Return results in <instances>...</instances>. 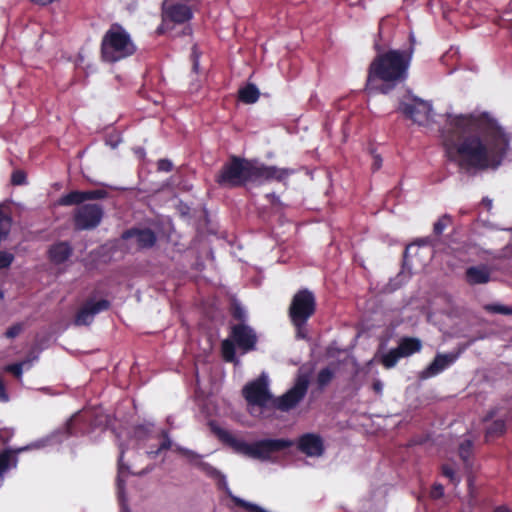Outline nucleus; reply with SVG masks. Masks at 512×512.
Wrapping results in <instances>:
<instances>
[{"label":"nucleus","instance_id":"f257e3e1","mask_svg":"<svg viewBox=\"0 0 512 512\" xmlns=\"http://www.w3.org/2000/svg\"><path fill=\"white\" fill-rule=\"evenodd\" d=\"M445 140L448 158L462 169L495 168L509 147L503 129L488 114L449 115Z\"/></svg>","mask_w":512,"mask_h":512},{"label":"nucleus","instance_id":"f03ea898","mask_svg":"<svg viewBox=\"0 0 512 512\" xmlns=\"http://www.w3.org/2000/svg\"><path fill=\"white\" fill-rule=\"evenodd\" d=\"M412 52L391 50L377 56L369 65L365 90L386 94L407 75Z\"/></svg>","mask_w":512,"mask_h":512},{"label":"nucleus","instance_id":"7ed1b4c3","mask_svg":"<svg viewBox=\"0 0 512 512\" xmlns=\"http://www.w3.org/2000/svg\"><path fill=\"white\" fill-rule=\"evenodd\" d=\"M292 172L290 169L265 166L257 162L233 157L231 161L223 166L217 180L223 186L235 187L247 182L283 181Z\"/></svg>","mask_w":512,"mask_h":512},{"label":"nucleus","instance_id":"20e7f679","mask_svg":"<svg viewBox=\"0 0 512 512\" xmlns=\"http://www.w3.org/2000/svg\"><path fill=\"white\" fill-rule=\"evenodd\" d=\"M136 46L130 35L119 25H113L102 39V57L107 62H116L131 56Z\"/></svg>","mask_w":512,"mask_h":512},{"label":"nucleus","instance_id":"39448f33","mask_svg":"<svg viewBox=\"0 0 512 512\" xmlns=\"http://www.w3.org/2000/svg\"><path fill=\"white\" fill-rule=\"evenodd\" d=\"M315 311L314 295L308 290L297 292L290 304L289 315L292 323L297 328V336L304 338V325Z\"/></svg>","mask_w":512,"mask_h":512},{"label":"nucleus","instance_id":"423d86ee","mask_svg":"<svg viewBox=\"0 0 512 512\" xmlns=\"http://www.w3.org/2000/svg\"><path fill=\"white\" fill-rule=\"evenodd\" d=\"M310 375V368L304 366L301 367L299 369L294 386L280 398L273 401V405L277 406L283 411H287L295 407L307 392Z\"/></svg>","mask_w":512,"mask_h":512},{"label":"nucleus","instance_id":"0eeeda50","mask_svg":"<svg viewBox=\"0 0 512 512\" xmlns=\"http://www.w3.org/2000/svg\"><path fill=\"white\" fill-rule=\"evenodd\" d=\"M243 457L259 462L282 463V458L300 452L308 457H320L325 450H235Z\"/></svg>","mask_w":512,"mask_h":512},{"label":"nucleus","instance_id":"6e6552de","mask_svg":"<svg viewBox=\"0 0 512 512\" xmlns=\"http://www.w3.org/2000/svg\"><path fill=\"white\" fill-rule=\"evenodd\" d=\"M297 444V448H322L324 441L317 433H307L299 437L298 441L289 439H263L256 443L254 448H289Z\"/></svg>","mask_w":512,"mask_h":512},{"label":"nucleus","instance_id":"1a4fd4ad","mask_svg":"<svg viewBox=\"0 0 512 512\" xmlns=\"http://www.w3.org/2000/svg\"><path fill=\"white\" fill-rule=\"evenodd\" d=\"M243 394L248 403L252 406L264 407L273 404L274 401L271 399L268 390L267 376L264 374H262L258 380L247 384L243 389Z\"/></svg>","mask_w":512,"mask_h":512},{"label":"nucleus","instance_id":"9d476101","mask_svg":"<svg viewBox=\"0 0 512 512\" xmlns=\"http://www.w3.org/2000/svg\"><path fill=\"white\" fill-rule=\"evenodd\" d=\"M400 110L414 122L424 125L431 118V105L417 98H408L400 105Z\"/></svg>","mask_w":512,"mask_h":512},{"label":"nucleus","instance_id":"9b49d317","mask_svg":"<svg viewBox=\"0 0 512 512\" xmlns=\"http://www.w3.org/2000/svg\"><path fill=\"white\" fill-rule=\"evenodd\" d=\"M192 0H165L163 20L183 23L190 19Z\"/></svg>","mask_w":512,"mask_h":512},{"label":"nucleus","instance_id":"f8f14e48","mask_svg":"<svg viewBox=\"0 0 512 512\" xmlns=\"http://www.w3.org/2000/svg\"><path fill=\"white\" fill-rule=\"evenodd\" d=\"M101 218L102 210L98 205H83L75 212V227L80 230L92 229L100 223Z\"/></svg>","mask_w":512,"mask_h":512},{"label":"nucleus","instance_id":"ddd939ff","mask_svg":"<svg viewBox=\"0 0 512 512\" xmlns=\"http://www.w3.org/2000/svg\"><path fill=\"white\" fill-rule=\"evenodd\" d=\"M231 337L244 352L254 349L257 341L255 332L243 323L232 328Z\"/></svg>","mask_w":512,"mask_h":512},{"label":"nucleus","instance_id":"4468645a","mask_svg":"<svg viewBox=\"0 0 512 512\" xmlns=\"http://www.w3.org/2000/svg\"><path fill=\"white\" fill-rule=\"evenodd\" d=\"M109 308L106 300L89 301L78 312L75 323L77 325H88L93 321L96 314Z\"/></svg>","mask_w":512,"mask_h":512},{"label":"nucleus","instance_id":"2eb2a0df","mask_svg":"<svg viewBox=\"0 0 512 512\" xmlns=\"http://www.w3.org/2000/svg\"><path fill=\"white\" fill-rule=\"evenodd\" d=\"M456 360L454 354H437L432 363L422 372L423 378L435 376Z\"/></svg>","mask_w":512,"mask_h":512},{"label":"nucleus","instance_id":"dca6fc26","mask_svg":"<svg viewBox=\"0 0 512 512\" xmlns=\"http://www.w3.org/2000/svg\"><path fill=\"white\" fill-rule=\"evenodd\" d=\"M194 466H196L198 469H200L202 472H204L207 476L213 478L216 481L218 489L225 491L226 494L233 501L234 496L231 494V491L228 487L225 476L220 471H218L216 468L212 467L211 465L201 462V461L197 462V463L194 461Z\"/></svg>","mask_w":512,"mask_h":512},{"label":"nucleus","instance_id":"f3484780","mask_svg":"<svg viewBox=\"0 0 512 512\" xmlns=\"http://www.w3.org/2000/svg\"><path fill=\"white\" fill-rule=\"evenodd\" d=\"M124 238L130 240L140 248L151 247L155 243V235L152 231L145 230H130L124 234Z\"/></svg>","mask_w":512,"mask_h":512},{"label":"nucleus","instance_id":"a211bd4d","mask_svg":"<svg viewBox=\"0 0 512 512\" xmlns=\"http://www.w3.org/2000/svg\"><path fill=\"white\" fill-rule=\"evenodd\" d=\"M466 280L469 284H485L490 280V270L486 266H474L466 270Z\"/></svg>","mask_w":512,"mask_h":512},{"label":"nucleus","instance_id":"6ab92c4d","mask_svg":"<svg viewBox=\"0 0 512 512\" xmlns=\"http://www.w3.org/2000/svg\"><path fill=\"white\" fill-rule=\"evenodd\" d=\"M213 430L224 445L232 446L233 448H250L240 438L221 427H215Z\"/></svg>","mask_w":512,"mask_h":512},{"label":"nucleus","instance_id":"aec40b11","mask_svg":"<svg viewBox=\"0 0 512 512\" xmlns=\"http://www.w3.org/2000/svg\"><path fill=\"white\" fill-rule=\"evenodd\" d=\"M49 253L51 260H53L56 263H62L68 259L71 250L68 244L58 243L50 249Z\"/></svg>","mask_w":512,"mask_h":512},{"label":"nucleus","instance_id":"412c9836","mask_svg":"<svg viewBox=\"0 0 512 512\" xmlns=\"http://www.w3.org/2000/svg\"><path fill=\"white\" fill-rule=\"evenodd\" d=\"M422 345L421 341L417 338H405L403 339L398 349L401 352L403 357L410 356L411 354L420 351Z\"/></svg>","mask_w":512,"mask_h":512},{"label":"nucleus","instance_id":"4be33fe9","mask_svg":"<svg viewBox=\"0 0 512 512\" xmlns=\"http://www.w3.org/2000/svg\"><path fill=\"white\" fill-rule=\"evenodd\" d=\"M126 452H132L133 454H136L137 451L136 450H121V453L118 457L119 472L122 473V472L126 471L131 474H142L144 472V469H137V467L134 463H126L125 462Z\"/></svg>","mask_w":512,"mask_h":512},{"label":"nucleus","instance_id":"5701e85b","mask_svg":"<svg viewBox=\"0 0 512 512\" xmlns=\"http://www.w3.org/2000/svg\"><path fill=\"white\" fill-rule=\"evenodd\" d=\"M259 95L260 92L258 88L253 84H249L239 90L240 100L247 104L255 103L258 100Z\"/></svg>","mask_w":512,"mask_h":512},{"label":"nucleus","instance_id":"b1692460","mask_svg":"<svg viewBox=\"0 0 512 512\" xmlns=\"http://www.w3.org/2000/svg\"><path fill=\"white\" fill-rule=\"evenodd\" d=\"M83 202L82 192L73 191L67 195L60 197L57 201L58 205L70 206L74 204H80Z\"/></svg>","mask_w":512,"mask_h":512},{"label":"nucleus","instance_id":"393cba45","mask_svg":"<svg viewBox=\"0 0 512 512\" xmlns=\"http://www.w3.org/2000/svg\"><path fill=\"white\" fill-rule=\"evenodd\" d=\"M403 357L398 347L390 350L382 356L381 362L386 368H392L396 365L398 360Z\"/></svg>","mask_w":512,"mask_h":512},{"label":"nucleus","instance_id":"a878e982","mask_svg":"<svg viewBox=\"0 0 512 512\" xmlns=\"http://www.w3.org/2000/svg\"><path fill=\"white\" fill-rule=\"evenodd\" d=\"M441 474L448 478L449 481L454 485H458L461 481L460 477H458L456 474L455 468L450 463H444L441 465Z\"/></svg>","mask_w":512,"mask_h":512},{"label":"nucleus","instance_id":"bb28decb","mask_svg":"<svg viewBox=\"0 0 512 512\" xmlns=\"http://www.w3.org/2000/svg\"><path fill=\"white\" fill-rule=\"evenodd\" d=\"M222 355L226 361L235 360L234 343L230 339H226L222 342Z\"/></svg>","mask_w":512,"mask_h":512},{"label":"nucleus","instance_id":"cd10ccee","mask_svg":"<svg viewBox=\"0 0 512 512\" xmlns=\"http://www.w3.org/2000/svg\"><path fill=\"white\" fill-rule=\"evenodd\" d=\"M22 450H2L0 453V478L3 473L9 468L12 452H21Z\"/></svg>","mask_w":512,"mask_h":512},{"label":"nucleus","instance_id":"c85d7f7f","mask_svg":"<svg viewBox=\"0 0 512 512\" xmlns=\"http://www.w3.org/2000/svg\"><path fill=\"white\" fill-rule=\"evenodd\" d=\"M11 227L10 219L0 212V243L6 239Z\"/></svg>","mask_w":512,"mask_h":512},{"label":"nucleus","instance_id":"c756f323","mask_svg":"<svg viewBox=\"0 0 512 512\" xmlns=\"http://www.w3.org/2000/svg\"><path fill=\"white\" fill-rule=\"evenodd\" d=\"M459 453V457L460 459L462 460L465 468L467 470H472L473 469V458H474V454H473V450H457Z\"/></svg>","mask_w":512,"mask_h":512},{"label":"nucleus","instance_id":"7c9ffc66","mask_svg":"<svg viewBox=\"0 0 512 512\" xmlns=\"http://www.w3.org/2000/svg\"><path fill=\"white\" fill-rule=\"evenodd\" d=\"M504 429H505L504 421L496 420L487 428V437L490 438L492 436L500 435L503 433Z\"/></svg>","mask_w":512,"mask_h":512},{"label":"nucleus","instance_id":"2f4dec72","mask_svg":"<svg viewBox=\"0 0 512 512\" xmlns=\"http://www.w3.org/2000/svg\"><path fill=\"white\" fill-rule=\"evenodd\" d=\"M333 378V372L329 368L322 369L317 377V382L320 386L327 385Z\"/></svg>","mask_w":512,"mask_h":512},{"label":"nucleus","instance_id":"473e14b6","mask_svg":"<svg viewBox=\"0 0 512 512\" xmlns=\"http://www.w3.org/2000/svg\"><path fill=\"white\" fill-rule=\"evenodd\" d=\"M450 224V218L448 216H442L434 224V233L440 235Z\"/></svg>","mask_w":512,"mask_h":512},{"label":"nucleus","instance_id":"72a5a7b5","mask_svg":"<svg viewBox=\"0 0 512 512\" xmlns=\"http://www.w3.org/2000/svg\"><path fill=\"white\" fill-rule=\"evenodd\" d=\"M14 261V255L10 252L0 251V269L9 267Z\"/></svg>","mask_w":512,"mask_h":512},{"label":"nucleus","instance_id":"f704fd0d","mask_svg":"<svg viewBox=\"0 0 512 512\" xmlns=\"http://www.w3.org/2000/svg\"><path fill=\"white\" fill-rule=\"evenodd\" d=\"M106 195V192L103 190H94V191H87L82 192L83 202L89 199H100L104 198Z\"/></svg>","mask_w":512,"mask_h":512},{"label":"nucleus","instance_id":"c9c22d12","mask_svg":"<svg viewBox=\"0 0 512 512\" xmlns=\"http://www.w3.org/2000/svg\"><path fill=\"white\" fill-rule=\"evenodd\" d=\"M444 495V487L440 483H434L431 487L430 497L433 499H440Z\"/></svg>","mask_w":512,"mask_h":512},{"label":"nucleus","instance_id":"e433bc0d","mask_svg":"<svg viewBox=\"0 0 512 512\" xmlns=\"http://www.w3.org/2000/svg\"><path fill=\"white\" fill-rule=\"evenodd\" d=\"M23 330V325L20 323L14 324L10 328L7 329L5 335L7 338H15L18 336Z\"/></svg>","mask_w":512,"mask_h":512},{"label":"nucleus","instance_id":"4c0bfd02","mask_svg":"<svg viewBox=\"0 0 512 512\" xmlns=\"http://www.w3.org/2000/svg\"><path fill=\"white\" fill-rule=\"evenodd\" d=\"M6 371L13 373L18 379H21L23 373V364H11L5 368Z\"/></svg>","mask_w":512,"mask_h":512},{"label":"nucleus","instance_id":"58836bf2","mask_svg":"<svg viewBox=\"0 0 512 512\" xmlns=\"http://www.w3.org/2000/svg\"><path fill=\"white\" fill-rule=\"evenodd\" d=\"M13 184L20 185L25 182V174L22 171H16L12 175Z\"/></svg>","mask_w":512,"mask_h":512},{"label":"nucleus","instance_id":"ea45409f","mask_svg":"<svg viewBox=\"0 0 512 512\" xmlns=\"http://www.w3.org/2000/svg\"><path fill=\"white\" fill-rule=\"evenodd\" d=\"M489 310L501 314H508L511 312V310L507 307L501 306V305H492L488 307Z\"/></svg>","mask_w":512,"mask_h":512},{"label":"nucleus","instance_id":"a19ab883","mask_svg":"<svg viewBox=\"0 0 512 512\" xmlns=\"http://www.w3.org/2000/svg\"><path fill=\"white\" fill-rule=\"evenodd\" d=\"M172 168V163L168 160H160L158 162V169L161 170V171H170Z\"/></svg>","mask_w":512,"mask_h":512},{"label":"nucleus","instance_id":"79ce46f5","mask_svg":"<svg viewBox=\"0 0 512 512\" xmlns=\"http://www.w3.org/2000/svg\"><path fill=\"white\" fill-rule=\"evenodd\" d=\"M8 400H9V397H8V394L6 393L5 385L2 381V379L0 378V401L7 402Z\"/></svg>","mask_w":512,"mask_h":512},{"label":"nucleus","instance_id":"37998d69","mask_svg":"<svg viewBox=\"0 0 512 512\" xmlns=\"http://www.w3.org/2000/svg\"><path fill=\"white\" fill-rule=\"evenodd\" d=\"M233 314L236 318L241 320L246 316V311L239 306H235Z\"/></svg>","mask_w":512,"mask_h":512},{"label":"nucleus","instance_id":"c03bdc74","mask_svg":"<svg viewBox=\"0 0 512 512\" xmlns=\"http://www.w3.org/2000/svg\"><path fill=\"white\" fill-rule=\"evenodd\" d=\"M374 162H373V168L375 170L379 169L381 167L382 159L379 155L373 156Z\"/></svg>","mask_w":512,"mask_h":512},{"label":"nucleus","instance_id":"a18cd8bd","mask_svg":"<svg viewBox=\"0 0 512 512\" xmlns=\"http://www.w3.org/2000/svg\"><path fill=\"white\" fill-rule=\"evenodd\" d=\"M373 389H374L375 392L380 394L382 392V390H383L382 382L379 381V380H375L374 383H373Z\"/></svg>","mask_w":512,"mask_h":512},{"label":"nucleus","instance_id":"49530a36","mask_svg":"<svg viewBox=\"0 0 512 512\" xmlns=\"http://www.w3.org/2000/svg\"><path fill=\"white\" fill-rule=\"evenodd\" d=\"M33 361H34V359L28 358V359L20 362L19 364H23V369L28 370L31 368Z\"/></svg>","mask_w":512,"mask_h":512},{"label":"nucleus","instance_id":"de8ad7c7","mask_svg":"<svg viewBox=\"0 0 512 512\" xmlns=\"http://www.w3.org/2000/svg\"><path fill=\"white\" fill-rule=\"evenodd\" d=\"M75 421H76V417H72L67 421V423L65 425V429L67 432H69L72 429V426L75 423Z\"/></svg>","mask_w":512,"mask_h":512},{"label":"nucleus","instance_id":"09e8293b","mask_svg":"<svg viewBox=\"0 0 512 512\" xmlns=\"http://www.w3.org/2000/svg\"><path fill=\"white\" fill-rule=\"evenodd\" d=\"M61 442L58 441L57 439V435H53L51 436V438L49 439L48 443H46L47 445H58L60 444Z\"/></svg>","mask_w":512,"mask_h":512},{"label":"nucleus","instance_id":"8fccbe9b","mask_svg":"<svg viewBox=\"0 0 512 512\" xmlns=\"http://www.w3.org/2000/svg\"><path fill=\"white\" fill-rule=\"evenodd\" d=\"M160 451H161V450H150V451H146V452H145V455H146L148 458L152 459V458H154V457H155V456H156Z\"/></svg>","mask_w":512,"mask_h":512},{"label":"nucleus","instance_id":"3c124183","mask_svg":"<svg viewBox=\"0 0 512 512\" xmlns=\"http://www.w3.org/2000/svg\"><path fill=\"white\" fill-rule=\"evenodd\" d=\"M493 512H510L508 510V508L504 507V506H499V507H496Z\"/></svg>","mask_w":512,"mask_h":512},{"label":"nucleus","instance_id":"603ef678","mask_svg":"<svg viewBox=\"0 0 512 512\" xmlns=\"http://www.w3.org/2000/svg\"><path fill=\"white\" fill-rule=\"evenodd\" d=\"M6 443V433L0 432V445H4Z\"/></svg>","mask_w":512,"mask_h":512},{"label":"nucleus","instance_id":"864d4df0","mask_svg":"<svg viewBox=\"0 0 512 512\" xmlns=\"http://www.w3.org/2000/svg\"><path fill=\"white\" fill-rule=\"evenodd\" d=\"M429 441L428 439H425V440H420L418 442L415 443V445H429Z\"/></svg>","mask_w":512,"mask_h":512},{"label":"nucleus","instance_id":"5fc2aeb1","mask_svg":"<svg viewBox=\"0 0 512 512\" xmlns=\"http://www.w3.org/2000/svg\"><path fill=\"white\" fill-rule=\"evenodd\" d=\"M176 451L181 453L184 456H187L191 450L185 449V450H176Z\"/></svg>","mask_w":512,"mask_h":512},{"label":"nucleus","instance_id":"6e6d98bb","mask_svg":"<svg viewBox=\"0 0 512 512\" xmlns=\"http://www.w3.org/2000/svg\"><path fill=\"white\" fill-rule=\"evenodd\" d=\"M117 482H118L117 483L118 484V488L122 489L123 488V481L118 477Z\"/></svg>","mask_w":512,"mask_h":512},{"label":"nucleus","instance_id":"4d7b16f0","mask_svg":"<svg viewBox=\"0 0 512 512\" xmlns=\"http://www.w3.org/2000/svg\"><path fill=\"white\" fill-rule=\"evenodd\" d=\"M194 460L198 457V455L194 452L193 454Z\"/></svg>","mask_w":512,"mask_h":512}]
</instances>
